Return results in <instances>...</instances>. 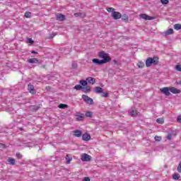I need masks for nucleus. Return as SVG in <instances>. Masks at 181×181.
Listing matches in <instances>:
<instances>
[{
	"label": "nucleus",
	"instance_id": "4c0bfd02",
	"mask_svg": "<svg viewBox=\"0 0 181 181\" xmlns=\"http://www.w3.org/2000/svg\"><path fill=\"white\" fill-rule=\"evenodd\" d=\"M166 139L170 141V139H172V134H168L166 136Z\"/></svg>",
	"mask_w": 181,
	"mask_h": 181
},
{
	"label": "nucleus",
	"instance_id": "c03bdc74",
	"mask_svg": "<svg viewBox=\"0 0 181 181\" xmlns=\"http://www.w3.org/2000/svg\"><path fill=\"white\" fill-rule=\"evenodd\" d=\"M25 146L28 147V148H30L32 147V146H30V144H28L27 145H25Z\"/></svg>",
	"mask_w": 181,
	"mask_h": 181
},
{
	"label": "nucleus",
	"instance_id": "cd10ccee",
	"mask_svg": "<svg viewBox=\"0 0 181 181\" xmlns=\"http://www.w3.org/2000/svg\"><path fill=\"white\" fill-rule=\"evenodd\" d=\"M86 117L88 118H92L93 117V112H87L86 113Z\"/></svg>",
	"mask_w": 181,
	"mask_h": 181
},
{
	"label": "nucleus",
	"instance_id": "49530a36",
	"mask_svg": "<svg viewBox=\"0 0 181 181\" xmlns=\"http://www.w3.org/2000/svg\"><path fill=\"white\" fill-rule=\"evenodd\" d=\"M80 14L79 13H74V16H79Z\"/></svg>",
	"mask_w": 181,
	"mask_h": 181
},
{
	"label": "nucleus",
	"instance_id": "f8f14e48",
	"mask_svg": "<svg viewBox=\"0 0 181 181\" xmlns=\"http://www.w3.org/2000/svg\"><path fill=\"white\" fill-rule=\"evenodd\" d=\"M86 81L88 82V84H95V78L93 77H88Z\"/></svg>",
	"mask_w": 181,
	"mask_h": 181
},
{
	"label": "nucleus",
	"instance_id": "09e8293b",
	"mask_svg": "<svg viewBox=\"0 0 181 181\" xmlns=\"http://www.w3.org/2000/svg\"><path fill=\"white\" fill-rule=\"evenodd\" d=\"M114 62L115 63V64H117V61H114Z\"/></svg>",
	"mask_w": 181,
	"mask_h": 181
},
{
	"label": "nucleus",
	"instance_id": "f257e3e1",
	"mask_svg": "<svg viewBox=\"0 0 181 181\" xmlns=\"http://www.w3.org/2000/svg\"><path fill=\"white\" fill-rule=\"evenodd\" d=\"M98 57L100 59H101V61H102V63H103V64L110 63V62H111V57H110V54L105 53V52L104 51L100 52L98 53Z\"/></svg>",
	"mask_w": 181,
	"mask_h": 181
},
{
	"label": "nucleus",
	"instance_id": "423d86ee",
	"mask_svg": "<svg viewBox=\"0 0 181 181\" xmlns=\"http://www.w3.org/2000/svg\"><path fill=\"white\" fill-rule=\"evenodd\" d=\"M161 93H163V94H165V95H170V88L168 87H165L160 89Z\"/></svg>",
	"mask_w": 181,
	"mask_h": 181
},
{
	"label": "nucleus",
	"instance_id": "7ed1b4c3",
	"mask_svg": "<svg viewBox=\"0 0 181 181\" xmlns=\"http://www.w3.org/2000/svg\"><path fill=\"white\" fill-rule=\"evenodd\" d=\"M82 100H83L86 104H89V105H93V104H94V100L93 98L88 97L86 95H82Z\"/></svg>",
	"mask_w": 181,
	"mask_h": 181
},
{
	"label": "nucleus",
	"instance_id": "20e7f679",
	"mask_svg": "<svg viewBox=\"0 0 181 181\" xmlns=\"http://www.w3.org/2000/svg\"><path fill=\"white\" fill-rule=\"evenodd\" d=\"M91 156H90V155L87 154V153H83L81 156V160L83 162H88V160H90Z\"/></svg>",
	"mask_w": 181,
	"mask_h": 181
},
{
	"label": "nucleus",
	"instance_id": "603ef678",
	"mask_svg": "<svg viewBox=\"0 0 181 181\" xmlns=\"http://www.w3.org/2000/svg\"><path fill=\"white\" fill-rule=\"evenodd\" d=\"M46 88H49V86L46 87Z\"/></svg>",
	"mask_w": 181,
	"mask_h": 181
},
{
	"label": "nucleus",
	"instance_id": "ddd939ff",
	"mask_svg": "<svg viewBox=\"0 0 181 181\" xmlns=\"http://www.w3.org/2000/svg\"><path fill=\"white\" fill-rule=\"evenodd\" d=\"M82 139L83 141H90V139H91V136L88 133H85L82 135Z\"/></svg>",
	"mask_w": 181,
	"mask_h": 181
},
{
	"label": "nucleus",
	"instance_id": "2f4dec72",
	"mask_svg": "<svg viewBox=\"0 0 181 181\" xmlns=\"http://www.w3.org/2000/svg\"><path fill=\"white\" fill-rule=\"evenodd\" d=\"M160 2L163 5H168L169 4V0H160Z\"/></svg>",
	"mask_w": 181,
	"mask_h": 181
},
{
	"label": "nucleus",
	"instance_id": "b1692460",
	"mask_svg": "<svg viewBox=\"0 0 181 181\" xmlns=\"http://www.w3.org/2000/svg\"><path fill=\"white\" fill-rule=\"evenodd\" d=\"M74 90H76L77 91L83 90V86L81 85H76L74 87Z\"/></svg>",
	"mask_w": 181,
	"mask_h": 181
},
{
	"label": "nucleus",
	"instance_id": "c756f323",
	"mask_svg": "<svg viewBox=\"0 0 181 181\" xmlns=\"http://www.w3.org/2000/svg\"><path fill=\"white\" fill-rule=\"evenodd\" d=\"M154 139H155V141H156V142H160V141H162V137L161 136H156L154 137Z\"/></svg>",
	"mask_w": 181,
	"mask_h": 181
},
{
	"label": "nucleus",
	"instance_id": "f03ea898",
	"mask_svg": "<svg viewBox=\"0 0 181 181\" xmlns=\"http://www.w3.org/2000/svg\"><path fill=\"white\" fill-rule=\"evenodd\" d=\"M159 63V58H158L157 57H148L146 60V67H151V66H152V64H154L156 66V64H158Z\"/></svg>",
	"mask_w": 181,
	"mask_h": 181
},
{
	"label": "nucleus",
	"instance_id": "9b49d317",
	"mask_svg": "<svg viewBox=\"0 0 181 181\" xmlns=\"http://www.w3.org/2000/svg\"><path fill=\"white\" fill-rule=\"evenodd\" d=\"M75 117H76V121H83L84 119V114L83 113H76Z\"/></svg>",
	"mask_w": 181,
	"mask_h": 181
},
{
	"label": "nucleus",
	"instance_id": "864d4df0",
	"mask_svg": "<svg viewBox=\"0 0 181 181\" xmlns=\"http://www.w3.org/2000/svg\"><path fill=\"white\" fill-rule=\"evenodd\" d=\"M37 110V108L35 109V111Z\"/></svg>",
	"mask_w": 181,
	"mask_h": 181
},
{
	"label": "nucleus",
	"instance_id": "2eb2a0df",
	"mask_svg": "<svg viewBox=\"0 0 181 181\" xmlns=\"http://www.w3.org/2000/svg\"><path fill=\"white\" fill-rule=\"evenodd\" d=\"M173 29L170 28L169 30L164 32L163 35L166 37V36H169V35H173Z\"/></svg>",
	"mask_w": 181,
	"mask_h": 181
},
{
	"label": "nucleus",
	"instance_id": "f3484780",
	"mask_svg": "<svg viewBox=\"0 0 181 181\" xmlns=\"http://www.w3.org/2000/svg\"><path fill=\"white\" fill-rule=\"evenodd\" d=\"M92 62H93L95 64H98V66H101V64H103V61L98 59H93Z\"/></svg>",
	"mask_w": 181,
	"mask_h": 181
},
{
	"label": "nucleus",
	"instance_id": "c9c22d12",
	"mask_svg": "<svg viewBox=\"0 0 181 181\" xmlns=\"http://www.w3.org/2000/svg\"><path fill=\"white\" fill-rule=\"evenodd\" d=\"M106 10L107 11V12H114V11H115V9L114 8H107Z\"/></svg>",
	"mask_w": 181,
	"mask_h": 181
},
{
	"label": "nucleus",
	"instance_id": "58836bf2",
	"mask_svg": "<svg viewBox=\"0 0 181 181\" xmlns=\"http://www.w3.org/2000/svg\"><path fill=\"white\" fill-rule=\"evenodd\" d=\"M56 35H57V33H52L50 35L49 39H53V37H54V36H56Z\"/></svg>",
	"mask_w": 181,
	"mask_h": 181
},
{
	"label": "nucleus",
	"instance_id": "8fccbe9b",
	"mask_svg": "<svg viewBox=\"0 0 181 181\" xmlns=\"http://www.w3.org/2000/svg\"><path fill=\"white\" fill-rule=\"evenodd\" d=\"M180 86H181V81L179 82Z\"/></svg>",
	"mask_w": 181,
	"mask_h": 181
},
{
	"label": "nucleus",
	"instance_id": "37998d69",
	"mask_svg": "<svg viewBox=\"0 0 181 181\" xmlns=\"http://www.w3.org/2000/svg\"><path fill=\"white\" fill-rule=\"evenodd\" d=\"M82 181H90V177H84V178L83 179Z\"/></svg>",
	"mask_w": 181,
	"mask_h": 181
},
{
	"label": "nucleus",
	"instance_id": "a19ab883",
	"mask_svg": "<svg viewBox=\"0 0 181 181\" xmlns=\"http://www.w3.org/2000/svg\"><path fill=\"white\" fill-rule=\"evenodd\" d=\"M16 156L18 159H22V154L21 153H17Z\"/></svg>",
	"mask_w": 181,
	"mask_h": 181
},
{
	"label": "nucleus",
	"instance_id": "3c124183",
	"mask_svg": "<svg viewBox=\"0 0 181 181\" xmlns=\"http://www.w3.org/2000/svg\"><path fill=\"white\" fill-rule=\"evenodd\" d=\"M22 129H23L22 127H20V131H22Z\"/></svg>",
	"mask_w": 181,
	"mask_h": 181
},
{
	"label": "nucleus",
	"instance_id": "c85d7f7f",
	"mask_svg": "<svg viewBox=\"0 0 181 181\" xmlns=\"http://www.w3.org/2000/svg\"><path fill=\"white\" fill-rule=\"evenodd\" d=\"M59 108H61L62 110H64V108H67V105L61 103L59 105Z\"/></svg>",
	"mask_w": 181,
	"mask_h": 181
},
{
	"label": "nucleus",
	"instance_id": "79ce46f5",
	"mask_svg": "<svg viewBox=\"0 0 181 181\" xmlns=\"http://www.w3.org/2000/svg\"><path fill=\"white\" fill-rule=\"evenodd\" d=\"M177 121L181 124V115L177 116Z\"/></svg>",
	"mask_w": 181,
	"mask_h": 181
},
{
	"label": "nucleus",
	"instance_id": "412c9836",
	"mask_svg": "<svg viewBox=\"0 0 181 181\" xmlns=\"http://www.w3.org/2000/svg\"><path fill=\"white\" fill-rule=\"evenodd\" d=\"M137 67L139 69H144V67H145V63L142 62L141 61H139L137 63Z\"/></svg>",
	"mask_w": 181,
	"mask_h": 181
},
{
	"label": "nucleus",
	"instance_id": "a211bd4d",
	"mask_svg": "<svg viewBox=\"0 0 181 181\" xmlns=\"http://www.w3.org/2000/svg\"><path fill=\"white\" fill-rule=\"evenodd\" d=\"M56 18L57 21H64L66 17L63 14H57Z\"/></svg>",
	"mask_w": 181,
	"mask_h": 181
},
{
	"label": "nucleus",
	"instance_id": "72a5a7b5",
	"mask_svg": "<svg viewBox=\"0 0 181 181\" xmlns=\"http://www.w3.org/2000/svg\"><path fill=\"white\" fill-rule=\"evenodd\" d=\"M163 118H158L156 119V122H158V124H163Z\"/></svg>",
	"mask_w": 181,
	"mask_h": 181
},
{
	"label": "nucleus",
	"instance_id": "e433bc0d",
	"mask_svg": "<svg viewBox=\"0 0 181 181\" xmlns=\"http://www.w3.org/2000/svg\"><path fill=\"white\" fill-rule=\"evenodd\" d=\"M177 170L179 173H181V162L179 163Z\"/></svg>",
	"mask_w": 181,
	"mask_h": 181
},
{
	"label": "nucleus",
	"instance_id": "6e6552de",
	"mask_svg": "<svg viewBox=\"0 0 181 181\" xmlns=\"http://www.w3.org/2000/svg\"><path fill=\"white\" fill-rule=\"evenodd\" d=\"M140 18L141 19H144L145 21H152L153 19V17L149 16L146 14H141Z\"/></svg>",
	"mask_w": 181,
	"mask_h": 181
},
{
	"label": "nucleus",
	"instance_id": "6ab92c4d",
	"mask_svg": "<svg viewBox=\"0 0 181 181\" xmlns=\"http://www.w3.org/2000/svg\"><path fill=\"white\" fill-rule=\"evenodd\" d=\"M74 136H76L77 138H80V136H81V131L75 130L74 132Z\"/></svg>",
	"mask_w": 181,
	"mask_h": 181
},
{
	"label": "nucleus",
	"instance_id": "dca6fc26",
	"mask_svg": "<svg viewBox=\"0 0 181 181\" xmlns=\"http://www.w3.org/2000/svg\"><path fill=\"white\" fill-rule=\"evenodd\" d=\"M103 91V88L100 86L95 87L94 90V93H95L96 94H101Z\"/></svg>",
	"mask_w": 181,
	"mask_h": 181
},
{
	"label": "nucleus",
	"instance_id": "ea45409f",
	"mask_svg": "<svg viewBox=\"0 0 181 181\" xmlns=\"http://www.w3.org/2000/svg\"><path fill=\"white\" fill-rule=\"evenodd\" d=\"M28 43H30L31 45H33L34 42L33 40H32V38H28L27 40Z\"/></svg>",
	"mask_w": 181,
	"mask_h": 181
},
{
	"label": "nucleus",
	"instance_id": "0eeeda50",
	"mask_svg": "<svg viewBox=\"0 0 181 181\" xmlns=\"http://www.w3.org/2000/svg\"><path fill=\"white\" fill-rule=\"evenodd\" d=\"M27 63H30L31 64H36L39 63V59L37 58H30L27 60Z\"/></svg>",
	"mask_w": 181,
	"mask_h": 181
},
{
	"label": "nucleus",
	"instance_id": "a18cd8bd",
	"mask_svg": "<svg viewBox=\"0 0 181 181\" xmlns=\"http://www.w3.org/2000/svg\"><path fill=\"white\" fill-rule=\"evenodd\" d=\"M31 53H32L33 54H37V52H36V51H32Z\"/></svg>",
	"mask_w": 181,
	"mask_h": 181
},
{
	"label": "nucleus",
	"instance_id": "39448f33",
	"mask_svg": "<svg viewBox=\"0 0 181 181\" xmlns=\"http://www.w3.org/2000/svg\"><path fill=\"white\" fill-rule=\"evenodd\" d=\"M112 16L113 19L117 20V19H121V17L122 16L121 15V13H119L118 11H113L112 13Z\"/></svg>",
	"mask_w": 181,
	"mask_h": 181
},
{
	"label": "nucleus",
	"instance_id": "7c9ffc66",
	"mask_svg": "<svg viewBox=\"0 0 181 181\" xmlns=\"http://www.w3.org/2000/svg\"><path fill=\"white\" fill-rule=\"evenodd\" d=\"M102 97H103L104 98H108V97H110V95H108V93L103 92Z\"/></svg>",
	"mask_w": 181,
	"mask_h": 181
},
{
	"label": "nucleus",
	"instance_id": "f704fd0d",
	"mask_svg": "<svg viewBox=\"0 0 181 181\" xmlns=\"http://www.w3.org/2000/svg\"><path fill=\"white\" fill-rule=\"evenodd\" d=\"M175 69L177 71H181V65L180 64L176 65Z\"/></svg>",
	"mask_w": 181,
	"mask_h": 181
},
{
	"label": "nucleus",
	"instance_id": "4468645a",
	"mask_svg": "<svg viewBox=\"0 0 181 181\" xmlns=\"http://www.w3.org/2000/svg\"><path fill=\"white\" fill-rule=\"evenodd\" d=\"M82 91L83 93H85L86 94H87L91 91V87H90V86L82 87Z\"/></svg>",
	"mask_w": 181,
	"mask_h": 181
},
{
	"label": "nucleus",
	"instance_id": "aec40b11",
	"mask_svg": "<svg viewBox=\"0 0 181 181\" xmlns=\"http://www.w3.org/2000/svg\"><path fill=\"white\" fill-rule=\"evenodd\" d=\"M7 162H8V165H13L16 163L15 158H10L7 160Z\"/></svg>",
	"mask_w": 181,
	"mask_h": 181
},
{
	"label": "nucleus",
	"instance_id": "de8ad7c7",
	"mask_svg": "<svg viewBox=\"0 0 181 181\" xmlns=\"http://www.w3.org/2000/svg\"><path fill=\"white\" fill-rule=\"evenodd\" d=\"M124 21H128V17H127V18L124 19Z\"/></svg>",
	"mask_w": 181,
	"mask_h": 181
},
{
	"label": "nucleus",
	"instance_id": "4be33fe9",
	"mask_svg": "<svg viewBox=\"0 0 181 181\" xmlns=\"http://www.w3.org/2000/svg\"><path fill=\"white\" fill-rule=\"evenodd\" d=\"M80 84H81V86H83V87H86L87 84H88V83L87 82V79L86 80H81L79 81Z\"/></svg>",
	"mask_w": 181,
	"mask_h": 181
},
{
	"label": "nucleus",
	"instance_id": "9d476101",
	"mask_svg": "<svg viewBox=\"0 0 181 181\" xmlns=\"http://www.w3.org/2000/svg\"><path fill=\"white\" fill-rule=\"evenodd\" d=\"M28 90L31 94H35V93H36V90H35V86L30 83L28 84Z\"/></svg>",
	"mask_w": 181,
	"mask_h": 181
},
{
	"label": "nucleus",
	"instance_id": "bb28decb",
	"mask_svg": "<svg viewBox=\"0 0 181 181\" xmlns=\"http://www.w3.org/2000/svg\"><path fill=\"white\" fill-rule=\"evenodd\" d=\"M179 177H180V175L179 174L173 175V178L174 179V180H179Z\"/></svg>",
	"mask_w": 181,
	"mask_h": 181
},
{
	"label": "nucleus",
	"instance_id": "a878e982",
	"mask_svg": "<svg viewBox=\"0 0 181 181\" xmlns=\"http://www.w3.org/2000/svg\"><path fill=\"white\" fill-rule=\"evenodd\" d=\"M129 114H130V115H132V117H136L138 113L136 112V110H131L129 112Z\"/></svg>",
	"mask_w": 181,
	"mask_h": 181
},
{
	"label": "nucleus",
	"instance_id": "393cba45",
	"mask_svg": "<svg viewBox=\"0 0 181 181\" xmlns=\"http://www.w3.org/2000/svg\"><path fill=\"white\" fill-rule=\"evenodd\" d=\"M174 29H175V30H180L181 24H175L174 25Z\"/></svg>",
	"mask_w": 181,
	"mask_h": 181
},
{
	"label": "nucleus",
	"instance_id": "1a4fd4ad",
	"mask_svg": "<svg viewBox=\"0 0 181 181\" xmlns=\"http://www.w3.org/2000/svg\"><path fill=\"white\" fill-rule=\"evenodd\" d=\"M170 92L173 94H180V90L175 88V87H170Z\"/></svg>",
	"mask_w": 181,
	"mask_h": 181
},
{
	"label": "nucleus",
	"instance_id": "473e14b6",
	"mask_svg": "<svg viewBox=\"0 0 181 181\" xmlns=\"http://www.w3.org/2000/svg\"><path fill=\"white\" fill-rule=\"evenodd\" d=\"M31 16H32V13L29 11H27L25 13V18H30Z\"/></svg>",
	"mask_w": 181,
	"mask_h": 181
},
{
	"label": "nucleus",
	"instance_id": "5701e85b",
	"mask_svg": "<svg viewBox=\"0 0 181 181\" xmlns=\"http://www.w3.org/2000/svg\"><path fill=\"white\" fill-rule=\"evenodd\" d=\"M73 160V158L71 157H70L69 155H66V163L69 165V163H70V162H71V160Z\"/></svg>",
	"mask_w": 181,
	"mask_h": 181
}]
</instances>
